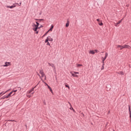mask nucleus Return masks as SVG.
I'll return each instance as SVG.
<instances>
[{"mask_svg":"<svg viewBox=\"0 0 131 131\" xmlns=\"http://www.w3.org/2000/svg\"><path fill=\"white\" fill-rule=\"evenodd\" d=\"M35 88H32L31 90L27 92V97H28V98H31V97H32V96H33V94H34V93H32V92H33L34 91V89Z\"/></svg>","mask_w":131,"mask_h":131,"instance_id":"nucleus-1","label":"nucleus"},{"mask_svg":"<svg viewBox=\"0 0 131 131\" xmlns=\"http://www.w3.org/2000/svg\"><path fill=\"white\" fill-rule=\"evenodd\" d=\"M39 73L41 75V77L43 78L44 80H46L47 79V76H46V74H45V73H43V71L40 70Z\"/></svg>","mask_w":131,"mask_h":131,"instance_id":"nucleus-2","label":"nucleus"},{"mask_svg":"<svg viewBox=\"0 0 131 131\" xmlns=\"http://www.w3.org/2000/svg\"><path fill=\"white\" fill-rule=\"evenodd\" d=\"M32 27H33V30L34 31H37V30L38 29V27H37V26H36V25L34 23L33 24Z\"/></svg>","mask_w":131,"mask_h":131,"instance_id":"nucleus-3","label":"nucleus"},{"mask_svg":"<svg viewBox=\"0 0 131 131\" xmlns=\"http://www.w3.org/2000/svg\"><path fill=\"white\" fill-rule=\"evenodd\" d=\"M99 51L98 50H90L89 51V54H91V55H95V53H98Z\"/></svg>","mask_w":131,"mask_h":131,"instance_id":"nucleus-4","label":"nucleus"},{"mask_svg":"<svg viewBox=\"0 0 131 131\" xmlns=\"http://www.w3.org/2000/svg\"><path fill=\"white\" fill-rule=\"evenodd\" d=\"M48 41H53V38L51 36H48L45 40V42H48Z\"/></svg>","mask_w":131,"mask_h":131,"instance_id":"nucleus-5","label":"nucleus"},{"mask_svg":"<svg viewBox=\"0 0 131 131\" xmlns=\"http://www.w3.org/2000/svg\"><path fill=\"white\" fill-rule=\"evenodd\" d=\"M11 62H6L5 63V64L2 65V66H3V67H8L9 66H11Z\"/></svg>","mask_w":131,"mask_h":131,"instance_id":"nucleus-6","label":"nucleus"},{"mask_svg":"<svg viewBox=\"0 0 131 131\" xmlns=\"http://www.w3.org/2000/svg\"><path fill=\"white\" fill-rule=\"evenodd\" d=\"M121 49H129V48H130L131 49V47L127 45H125L124 46H123V47H121Z\"/></svg>","mask_w":131,"mask_h":131,"instance_id":"nucleus-7","label":"nucleus"},{"mask_svg":"<svg viewBox=\"0 0 131 131\" xmlns=\"http://www.w3.org/2000/svg\"><path fill=\"white\" fill-rule=\"evenodd\" d=\"M12 94H13V92H10L7 96H5L6 99H8V98H10Z\"/></svg>","mask_w":131,"mask_h":131,"instance_id":"nucleus-8","label":"nucleus"},{"mask_svg":"<svg viewBox=\"0 0 131 131\" xmlns=\"http://www.w3.org/2000/svg\"><path fill=\"white\" fill-rule=\"evenodd\" d=\"M48 88L49 89V90H50L51 93H52V94H54V92H53V90H52V88H51V86H50L49 85H48Z\"/></svg>","mask_w":131,"mask_h":131,"instance_id":"nucleus-9","label":"nucleus"},{"mask_svg":"<svg viewBox=\"0 0 131 131\" xmlns=\"http://www.w3.org/2000/svg\"><path fill=\"white\" fill-rule=\"evenodd\" d=\"M70 73L72 74V76L74 77H78V75H75V74H73L72 72H71Z\"/></svg>","mask_w":131,"mask_h":131,"instance_id":"nucleus-10","label":"nucleus"},{"mask_svg":"<svg viewBox=\"0 0 131 131\" xmlns=\"http://www.w3.org/2000/svg\"><path fill=\"white\" fill-rule=\"evenodd\" d=\"M98 24L100 26H103V22L102 20H99V21H98Z\"/></svg>","mask_w":131,"mask_h":131,"instance_id":"nucleus-11","label":"nucleus"},{"mask_svg":"<svg viewBox=\"0 0 131 131\" xmlns=\"http://www.w3.org/2000/svg\"><path fill=\"white\" fill-rule=\"evenodd\" d=\"M15 7H16V6H6V8H10V9H13V8H15Z\"/></svg>","mask_w":131,"mask_h":131,"instance_id":"nucleus-12","label":"nucleus"},{"mask_svg":"<svg viewBox=\"0 0 131 131\" xmlns=\"http://www.w3.org/2000/svg\"><path fill=\"white\" fill-rule=\"evenodd\" d=\"M118 49H120V50H122L123 48H121V47H123V46L121 45H118L117 46Z\"/></svg>","mask_w":131,"mask_h":131,"instance_id":"nucleus-13","label":"nucleus"},{"mask_svg":"<svg viewBox=\"0 0 131 131\" xmlns=\"http://www.w3.org/2000/svg\"><path fill=\"white\" fill-rule=\"evenodd\" d=\"M53 28H54V26L53 25H51V28L49 29V31H53Z\"/></svg>","mask_w":131,"mask_h":131,"instance_id":"nucleus-14","label":"nucleus"},{"mask_svg":"<svg viewBox=\"0 0 131 131\" xmlns=\"http://www.w3.org/2000/svg\"><path fill=\"white\" fill-rule=\"evenodd\" d=\"M69 105H70L71 107L70 108V110H73V107H72V105H71V103H70V102H68Z\"/></svg>","mask_w":131,"mask_h":131,"instance_id":"nucleus-15","label":"nucleus"},{"mask_svg":"<svg viewBox=\"0 0 131 131\" xmlns=\"http://www.w3.org/2000/svg\"><path fill=\"white\" fill-rule=\"evenodd\" d=\"M120 23H121V21H119L116 24H115V26L117 27V25H118V24H120Z\"/></svg>","mask_w":131,"mask_h":131,"instance_id":"nucleus-16","label":"nucleus"},{"mask_svg":"<svg viewBox=\"0 0 131 131\" xmlns=\"http://www.w3.org/2000/svg\"><path fill=\"white\" fill-rule=\"evenodd\" d=\"M69 26V21H68L66 24V27H68Z\"/></svg>","mask_w":131,"mask_h":131,"instance_id":"nucleus-17","label":"nucleus"},{"mask_svg":"<svg viewBox=\"0 0 131 131\" xmlns=\"http://www.w3.org/2000/svg\"><path fill=\"white\" fill-rule=\"evenodd\" d=\"M46 43H47V46H51V44L50 43V42H49V41H48V42H45Z\"/></svg>","mask_w":131,"mask_h":131,"instance_id":"nucleus-18","label":"nucleus"},{"mask_svg":"<svg viewBox=\"0 0 131 131\" xmlns=\"http://www.w3.org/2000/svg\"><path fill=\"white\" fill-rule=\"evenodd\" d=\"M77 67H81V66H82V64H77Z\"/></svg>","mask_w":131,"mask_h":131,"instance_id":"nucleus-19","label":"nucleus"},{"mask_svg":"<svg viewBox=\"0 0 131 131\" xmlns=\"http://www.w3.org/2000/svg\"><path fill=\"white\" fill-rule=\"evenodd\" d=\"M119 74H120V75H123V74H124L123 73V72H120L119 73Z\"/></svg>","mask_w":131,"mask_h":131,"instance_id":"nucleus-20","label":"nucleus"},{"mask_svg":"<svg viewBox=\"0 0 131 131\" xmlns=\"http://www.w3.org/2000/svg\"><path fill=\"white\" fill-rule=\"evenodd\" d=\"M66 88H68L69 90H70V87L69 86V85L66 84Z\"/></svg>","mask_w":131,"mask_h":131,"instance_id":"nucleus-21","label":"nucleus"},{"mask_svg":"<svg viewBox=\"0 0 131 131\" xmlns=\"http://www.w3.org/2000/svg\"><path fill=\"white\" fill-rule=\"evenodd\" d=\"M36 26H37V27H38L39 26V24L38 23V22L36 21Z\"/></svg>","mask_w":131,"mask_h":131,"instance_id":"nucleus-22","label":"nucleus"},{"mask_svg":"<svg viewBox=\"0 0 131 131\" xmlns=\"http://www.w3.org/2000/svg\"><path fill=\"white\" fill-rule=\"evenodd\" d=\"M36 20H38L39 22H40V21H45V19H36Z\"/></svg>","mask_w":131,"mask_h":131,"instance_id":"nucleus-23","label":"nucleus"},{"mask_svg":"<svg viewBox=\"0 0 131 131\" xmlns=\"http://www.w3.org/2000/svg\"><path fill=\"white\" fill-rule=\"evenodd\" d=\"M42 27H43V26H42V25H40L38 27V29H40V28H42Z\"/></svg>","mask_w":131,"mask_h":131,"instance_id":"nucleus-24","label":"nucleus"},{"mask_svg":"<svg viewBox=\"0 0 131 131\" xmlns=\"http://www.w3.org/2000/svg\"><path fill=\"white\" fill-rule=\"evenodd\" d=\"M107 57H108V53H105V57L106 59H107Z\"/></svg>","mask_w":131,"mask_h":131,"instance_id":"nucleus-25","label":"nucleus"},{"mask_svg":"<svg viewBox=\"0 0 131 131\" xmlns=\"http://www.w3.org/2000/svg\"><path fill=\"white\" fill-rule=\"evenodd\" d=\"M49 33V31H48L47 32H46L43 35V37L46 36V35H47V34H48V33Z\"/></svg>","mask_w":131,"mask_h":131,"instance_id":"nucleus-26","label":"nucleus"},{"mask_svg":"<svg viewBox=\"0 0 131 131\" xmlns=\"http://www.w3.org/2000/svg\"><path fill=\"white\" fill-rule=\"evenodd\" d=\"M105 60H106L105 57H102V61H105Z\"/></svg>","mask_w":131,"mask_h":131,"instance_id":"nucleus-27","label":"nucleus"},{"mask_svg":"<svg viewBox=\"0 0 131 131\" xmlns=\"http://www.w3.org/2000/svg\"><path fill=\"white\" fill-rule=\"evenodd\" d=\"M129 112L130 113V115H131L130 106H129Z\"/></svg>","mask_w":131,"mask_h":131,"instance_id":"nucleus-28","label":"nucleus"},{"mask_svg":"<svg viewBox=\"0 0 131 131\" xmlns=\"http://www.w3.org/2000/svg\"><path fill=\"white\" fill-rule=\"evenodd\" d=\"M51 67H52V68H55V65H54V64H51Z\"/></svg>","mask_w":131,"mask_h":131,"instance_id":"nucleus-29","label":"nucleus"},{"mask_svg":"<svg viewBox=\"0 0 131 131\" xmlns=\"http://www.w3.org/2000/svg\"><path fill=\"white\" fill-rule=\"evenodd\" d=\"M8 92H10V90H7L6 92L3 93V95H5V94H6V93H8Z\"/></svg>","mask_w":131,"mask_h":131,"instance_id":"nucleus-30","label":"nucleus"},{"mask_svg":"<svg viewBox=\"0 0 131 131\" xmlns=\"http://www.w3.org/2000/svg\"><path fill=\"white\" fill-rule=\"evenodd\" d=\"M16 92H17V90H13V91H12L11 92H12V93H16Z\"/></svg>","mask_w":131,"mask_h":131,"instance_id":"nucleus-31","label":"nucleus"},{"mask_svg":"<svg viewBox=\"0 0 131 131\" xmlns=\"http://www.w3.org/2000/svg\"><path fill=\"white\" fill-rule=\"evenodd\" d=\"M52 64H53V63H48L49 66H52Z\"/></svg>","mask_w":131,"mask_h":131,"instance_id":"nucleus-32","label":"nucleus"},{"mask_svg":"<svg viewBox=\"0 0 131 131\" xmlns=\"http://www.w3.org/2000/svg\"><path fill=\"white\" fill-rule=\"evenodd\" d=\"M74 73H75V74H78L79 73L74 72Z\"/></svg>","mask_w":131,"mask_h":131,"instance_id":"nucleus-33","label":"nucleus"},{"mask_svg":"<svg viewBox=\"0 0 131 131\" xmlns=\"http://www.w3.org/2000/svg\"><path fill=\"white\" fill-rule=\"evenodd\" d=\"M44 83L45 84V85H47V86H48V85H49L47 83H46V82H44Z\"/></svg>","mask_w":131,"mask_h":131,"instance_id":"nucleus-34","label":"nucleus"},{"mask_svg":"<svg viewBox=\"0 0 131 131\" xmlns=\"http://www.w3.org/2000/svg\"><path fill=\"white\" fill-rule=\"evenodd\" d=\"M36 33V34H38V31H35Z\"/></svg>","mask_w":131,"mask_h":131,"instance_id":"nucleus-35","label":"nucleus"},{"mask_svg":"<svg viewBox=\"0 0 131 131\" xmlns=\"http://www.w3.org/2000/svg\"><path fill=\"white\" fill-rule=\"evenodd\" d=\"M103 69H104V66H102V67L101 68V70H103Z\"/></svg>","mask_w":131,"mask_h":131,"instance_id":"nucleus-36","label":"nucleus"},{"mask_svg":"<svg viewBox=\"0 0 131 131\" xmlns=\"http://www.w3.org/2000/svg\"><path fill=\"white\" fill-rule=\"evenodd\" d=\"M97 21H98V22H99V21H100V19H97Z\"/></svg>","mask_w":131,"mask_h":131,"instance_id":"nucleus-37","label":"nucleus"},{"mask_svg":"<svg viewBox=\"0 0 131 131\" xmlns=\"http://www.w3.org/2000/svg\"><path fill=\"white\" fill-rule=\"evenodd\" d=\"M2 99H6V98H5V97L4 96V97H2Z\"/></svg>","mask_w":131,"mask_h":131,"instance_id":"nucleus-38","label":"nucleus"},{"mask_svg":"<svg viewBox=\"0 0 131 131\" xmlns=\"http://www.w3.org/2000/svg\"><path fill=\"white\" fill-rule=\"evenodd\" d=\"M104 61H102V63L105 64V62H104Z\"/></svg>","mask_w":131,"mask_h":131,"instance_id":"nucleus-39","label":"nucleus"},{"mask_svg":"<svg viewBox=\"0 0 131 131\" xmlns=\"http://www.w3.org/2000/svg\"><path fill=\"white\" fill-rule=\"evenodd\" d=\"M3 92H1V93H0V96L3 94Z\"/></svg>","mask_w":131,"mask_h":131,"instance_id":"nucleus-40","label":"nucleus"},{"mask_svg":"<svg viewBox=\"0 0 131 131\" xmlns=\"http://www.w3.org/2000/svg\"><path fill=\"white\" fill-rule=\"evenodd\" d=\"M104 65H105V63H103L102 66L104 67Z\"/></svg>","mask_w":131,"mask_h":131,"instance_id":"nucleus-41","label":"nucleus"},{"mask_svg":"<svg viewBox=\"0 0 131 131\" xmlns=\"http://www.w3.org/2000/svg\"><path fill=\"white\" fill-rule=\"evenodd\" d=\"M74 112H75V111L74 110V109L73 110Z\"/></svg>","mask_w":131,"mask_h":131,"instance_id":"nucleus-42","label":"nucleus"},{"mask_svg":"<svg viewBox=\"0 0 131 131\" xmlns=\"http://www.w3.org/2000/svg\"><path fill=\"white\" fill-rule=\"evenodd\" d=\"M119 21H121V22H122V19L121 20H119Z\"/></svg>","mask_w":131,"mask_h":131,"instance_id":"nucleus-43","label":"nucleus"},{"mask_svg":"<svg viewBox=\"0 0 131 131\" xmlns=\"http://www.w3.org/2000/svg\"><path fill=\"white\" fill-rule=\"evenodd\" d=\"M10 121H14V120H10Z\"/></svg>","mask_w":131,"mask_h":131,"instance_id":"nucleus-44","label":"nucleus"},{"mask_svg":"<svg viewBox=\"0 0 131 131\" xmlns=\"http://www.w3.org/2000/svg\"><path fill=\"white\" fill-rule=\"evenodd\" d=\"M130 118H131V115H130Z\"/></svg>","mask_w":131,"mask_h":131,"instance_id":"nucleus-45","label":"nucleus"},{"mask_svg":"<svg viewBox=\"0 0 131 131\" xmlns=\"http://www.w3.org/2000/svg\"><path fill=\"white\" fill-rule=\"evenodd\" d=\"M39 77H40V76H39Z\"/></svg>","mask_w":131,"mask_h":131,"instance_id":"nucleus-46","label":"nucleus"},{"mask_svg":"<svg viewBox=\"0 0 131 131\" xmlns=\"http://www.w3.org/2000/svg\"><path fill=\"white\" fill-rule=\"evenodd\" d=\"M39 77H40V76H39Z\"/></svg>","mask_w":131,"mask_h":131,"instance_id":"nucleus-47","label":"nucleus"},{"mask_svg":"<svg viewBox=\"0 0 131 131\" xmlns=\"http://www.w3.org/2000/svg\"><path fill=\"white\" fill-rule=\"evenodd\" d=\"M130 42H131V40H130Z\"/></svg>","mask_w":131,"mask_h":131,"instance_id":"nucleus-48","label":"nucleus"},{"mask_svg":"<svg viewBox=\"0 0 131 131\" xmlns=\"http://www.w3.org/2000/svg\"><path fill=\"white\" fill-rule=\"evenodd\" d=\"M114 131H115V130H114Z\"/></svg>","mask_w":131,"mask_h":131,"instance_id":"nucleus-49","label":"nucleus"}]
</instances>
